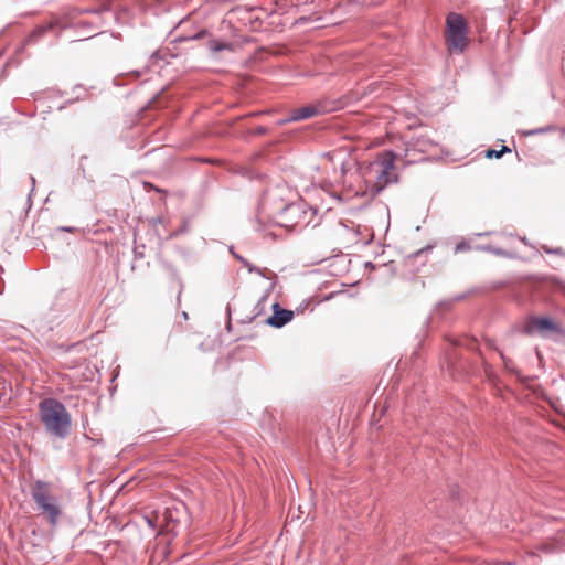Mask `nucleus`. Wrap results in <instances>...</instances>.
I'll list each match as a JSON object with an SVG mask.
<instances>
[{"instance_id":"1","label":"nucleus","mask_w":565,"mask_h":565,"mask_svg":"<svg viewBox=\"0 0 565 565\" xmlns=\"http://www.w3.org/2000/svg\"><path fill=\"white\" fill-rule=\"evenodd\" d=\"M403 160L405 163H416L418 158L411 156L408 149L404 152L384 151L363 169V179L369 191L375 195L381 192L395 178L394 161Z\"/></svg>"},{"instance_id":"2","label":"nucleus","mask_w":565,"mask_h":565,"mask_svg":"<svg viewBox=\"0 0 565 565\" xmlns=\"http://www.w3.org/2000/svg\"><path fill=\"white\" fill-rule=\"evenodd\" d=\"M39 415L47 433L64 439L71 430V415L65 406L54 398H46L39 404Z\"/></svg>"},{"instance_id":"3","label":"nucleus","mask_w":565,"mask_h":565,"mask_svg":"<svg viewBox=\"0 0 565 565\" xmlns=\"http://www.w3.org/2000/svg\"><path fill=\"white\" fill-rule=\"evenodd\" d=\"M31 497L36 503L39 511L47 519L51 527H56L63 508L60 499L54 494L50 482L38 480L31 487Z\"/></svg>"},{"instance_id":"4","label":"nucleus","mask_w":565,"mask_h":565,"mask_svg":"<svg viewBox=\"0 0 565 565\" xmlns=\"http://www.w3.org/2000/svg\"><path fill=\"white\" fill-rule=\"evenodd\" d=\"M469 25L463 15L450 12L446 18L445 44L450 54L463 53L470 44Z\"/></svg>"},{"instance_id":"5","label":"nucleus","mask_w":565,"mask_h":565,"mask_svg":"<svg viewBox=\"0 0 565 565\" xmlns=\"http://www.w3.org/2000/svg\"><path fill=\"white\" fill-rule=\"evenodd\" d=\"M526 332L530 334L537 332L542 335L550 333L565 335V328L559 321L552 318L532 317L526 323Z\"/></svg>"},{"instance_id":"6","label":"nucleus","mask_w":565,"mask_h":565,"mask_svg":"<svg viewBox=\"0 0 565 565\" xmlns=\"http://www.w3.org/2000/svg\"><path fill=\"white\" fill-rule=\"evenodd\" d=\"M433 143L428 138H425L424 136H418L416 139H413L412 141L407 142L406 147L403 150L398 151L404 152L406 149H408L411 156H415V158H418L417 162H419L423 159L422 154L427 152Z\"/></svg>"},{"instance_id":"7","label":"nucleus","mask_w":565,"mask_h":565,"mask_svg":"<svg viewBox=\"0 0 565 565\" xmlns=\"http://www.w3.org/2000/svg\"><path fill=\"white\" fill-rule=\"evenodd\" d=\"M273 310V315L267 319V323L273 327L281 328L294 318V311L282 309L278 303H274Z\"/></svg>"},{"instance_id":"8","label":"nucleus","mask_w":565,"mask_h":565,"mask_svg":"<svg viewBox=\"0 0 565 565\" xmlns=\"http://www.w3.org/2000/svg\"><path fill=\"white\" fill-rule=\"evenodd\" d=\"M318 113L319 111H318L317 107H315V106L301 107V108H298L297 110H295V113L291 116L290 120L307 119V118L313 117Z\"/></svg>"},{"instance_id":"9","label":"nucleus","mask_w":565,"mask_h":565,"mask_svg":"<svg viewBox=\"0 0 565 565\" xmlns=\"http://www.w3.org/2000/svg\"><path fill=\"white\" fill-rule=\"evenodd\" d=\"M57 24V21L54 20V21H50L49 23L44 24V25H40L38 26L33 33H32V36H41L43 35L46 31L53 29L55 25Z\"/></svg>"},{"instance_id":"10","label":"nucleus","mask_w":565,"mask_h":565,"mask_svg":"<svg viewBox=\"0 0 565 565\" xmlns=\"http://www.w3.org/2000/svg\"><path fill=\"white\" fill-rule=\"evenodd\" d=\"M486 158L492 159V158H501L499 150L488 149L486 151Z\"/></svg>"},{"instance_id":"11","label":"nucleus","mask_w":565,"mask_h":565,"mask_svg":"<svg viewBox=\"0 0 565 565\" xmlns=\"http://www.w3.org/2000/svg\"><path fill=\"white\" fill-rule=\"evenodd\" d=\"M230 45L228 44H224V43H216L214 46H213V50L214 51H221L223 49H228Z\"/></svg>"},{"instance_id":"12","label":"nucleus","mask_w":565,"mask_h":565,"mask_svg":"<svg viewBox=\"0 0 565 565\" xmlns=\"http://www.w3.org/2000/svg\"><path fill=\"white\" fill-rule=\"evenodd\" d=\"M500 156L502 157L504 153L511 152V149L507 146H502V148L499 150Z\"/></svg>"},{"instance_id":"13","label":"nucleus","mask_w":565,"mask_h":565,"mask_svg":"<svg viewBox=\"0 0 565 565\" xmlns=\"http://www.w3.org/2000/svg\"><path fill=\"white\" fill-rule=\"evenodd\" d=\"M145 188H146V189H151V190H156V191L161 192V190H159V189H158V188H156L154 185H152V184H150V183H147V182L145 183Z\"/></svg>"},{"instance_id":"14","label":"nucleus","mask_w":565,"mask_h":565,"mask_svg":"<svg viewBox=\"0 0 565 565\" xmlns=\"http://www.w3.org/2000/svg\"><path fill=\"white\" fill-rule=\"evenodd\" d=\"M146 519H147L148 524H149L151 527H153V529H154V527H156V524H154V522L152 521V519H150V518H148V516H147Z\"/></svg>"},{"instance_id":"15","label":"nucleus","mask_w":565,"mask_h":565,"mask_svg":"<svg viewBox=\"0 0 565 565\" xmlns=\"http://www.w3.org/2000/svg\"><path fill=\"white\" fill-rule=\"evenodd\" d=\"M265 131H266V129H265L264 127H259V128L256 130V132H257L258 135H262V134H264Z\"/></svg>"}]
</instances>
